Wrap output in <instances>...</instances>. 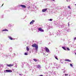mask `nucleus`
<instances>
[{"mask_svg":"<svg viewBox=\"0 0 76 76\" xmlns=\"http://www.w3.org/2000/svg\"><path fill=\"white\" fill-rule=\"evenodd\" d=\"M33 47H35V50L36 51L38 50V45H37L36 44H34L31 45Z\"/></svg>","mask_w":76,"mask_h":76,"instance_id":"f257e3e1","label":"nucleus"},{"mask_svg":"<svg viewBox=\"0 0 76 76\" xmlns=\"http://www.w3.org/2000/svg\"><path fill=\"white\" fill-rule=\"evenodd\" d=\"M5 71L7 72H8V73H11V72H12V71L10 69H7Z\"/></svg>","mask_w":76,"mask_h":76,"instance_id":"f03ea898","label":"nucleus"},{"mask_svg":"<svg viewBox=\"0 0 76 76\" xmlns=\"http://www.w3.org/2000/svg\"><path fill=\"white\" fill-rule=\"evenodd\" d=\"M45 50H46V51L47 53H49L50 52V50H49V49H48V48L47 47L45 48Z\"/></svg>","mask_w":76,"mask_h":76,"instance_id":"7ed1b4c3","label":"nucleus"},{"mask_svg":"<svg viewBox=\"0 0 76 76\" xmlns=\"http://www.w3.org/2000/svg\"><path fill=\"white\" fill-rule=\"evenodd\" d=\"M38 29L39 31H40V32H44V30L42 29V28H39Z\"/></svg>","mask_w":76,"mask_h":76,"instance_id":"20e7f679","label":"nucleus"},{"mask_svg":"<svg viewBox=\"0 0 76 76\" xmlns=\"http://www.w3.org/2000/svg\"><path fill=\"white\" fill-rule=\"evenodd\" d=\"M7 66L8 67H12L13 66V64H7Z\"/></svg>","mask_w":76,"mask_h":76,"instance_id":"39448f33","label":"nucleus"},{"mask_svg":"<svg viewBox=\"0 0 76 76\" xmlns=\"http://www.w3.org/2000/svg\"><path fill=\"white\" fill-rule=\"evenodd\" d=\"M20 6H21L22 8H26V6L24 5H20Z\"/></svg>","mask_w":76,"mask_h":76,"instance_id":"423d86ee","label":"nucleus"},{"mask_svg":"<svg viewBox=\"0 0 76 76\" xmlns=\"http://www.w3.org/2000/svg\"><path fill=\"white\" fill-rule=\"evenodd\" d=\"M65 61H67L68 62H71V60L68 59H65Z\"/></svg>","mask_w":76,"mask_h":76,"instance_id":"0eeeda50","label":"nucleus"},{"mask_svg":"<svg viewBox=\"0 0 76 76\" xmlns=\"http://www.w3.org/2000/svg\"><path fill=\"white\" fill-rule=\"evenodd\" d=\"M47 10V9L46 8L45 9H43L42 10V12H46Z\"/></svg>","mask_w":76,"mask_h":76,"instance_id":"6e6552de","label":"nucleus"},{"mask_svg":"<svg viewBox=\"0 0 76 76\" xmlns=\"http://www.w3.org/2000/svg\"><path fill=\"white\" fill-rule=\"evenodd\" d=\"M35 22V20H33L31 21L30 23V25H31V24H33L34 23V22Z\"/></svg>","mask_w":76,"mask_h":76,"instance_id":"1a4fd4ad","label":"nucleus"},{"mask_svg":"<svg viewBox=\"0 0 76 76\" xmlns=\"http://www.w3.org/2000/svg\"><path fill=\"white\" fill-rule=\"evenodd\" d=\"M2 31L3 32V31H8V30L6 29H4V30H2Z\"/></svg>","mask_w":76,"mask_h":76,"instance_id":"9d476101","label":"nucleus"},{"mask_svg":"<svg viewBox=\"0 0 76 76\" xmlns=\"http://www.w3.org/2000/svg\"><path fill=\"white\" fill-rule=\"evenodd\" d=\"M26 48L27 51H29V48L28 47H27Z\"/></svg>","mask_w":76,"mask_h":76,"instance_id":"9b49d317","label":"nucleus"},{"mask_svg":"<svg viewBox=\"0 0 76 76\" xmlns=\"http://www.w3.org/2000/svg\"><path fill=\"white\" fill-rule=\"evenodd\" d=\"M9 38L10 39H11V40H13V38H12V37H9Z\"/></svg>","mask_w":76,"mask_h":76,"instance_id":"f8f14e48","label":"nucleus"},{"mask_svg":"<svg viewBox=\"0 0 76 76\" xmlns=\"http://www.w3.org/2000/svg\"><path fill=\"white\" fill-rule=\"evenodd\" d=\"M62 48L64 50H66V49L64 47H62Z\"/></svg>","mask_w":76,"mask_h":76,"instance_id":"ddd939ff","label":"nucleus"},{"mask_svg":"<svg viewBox=\"0 0 76 76\" xmlns=\"http://www.w3.org/2000/svg\"><path fill=\"white\" fill-rule=\"evenodd\" d=\"M33 60L35 62H37V60L36 59H33Z\"/></svg>","mask_w":76,"mask_h":76,"instance_id":"4468645a","label":"nucleus"},{"mask_svg":"<svg viewBox=\"0 0 76 76\" xmlns=\"http://www.w3.org/2000/svg\"><path fill=\"white\" fill-rule=\"evenodd\" d=\"M67 49V50H68V51H70V49H69V48H66Z\"/></svg>","mask_w":76,"mask_h":76,"instance_id":"2eb2a0df","label":"nucleus"},{"mask_svg":"<svg viewBox=\"0 0 76 76\" xmlns=\"http://www.w3.org/2000/svg\"><path fill=\"white\" fill-rule=\"evenodd\" d=\"M68 7L69 9H71V8L70 7V6H68Z\"/></svg>","mask_w":76,"mask_h":76,"instance_id":"dca6fc26","label":"nucleus"},{"mask_svg":"<svg viewBox=\"0 0 76 76\" xmlns=\"http://www.w3.org/2000/svg\"><path fill=\"white\" fill-rule=\"evenodd\" d=\"M24 54H25V55H28V53H25Z\"/></svg>","mask_w":76,"mask_h":76,"instance_id":"f3484780","label":"nucleus"},{"mask_svg":"<svg viewBox=\"0 0 76 76\" xmlns=\"http://www.w3.org/2000/svg\"><path fill=\"white\" fill-rule=\"evenodd\" d=\"M49 20H50V21H52V20H53V19H50Z\"/></svg>","mask_w":76,"mask_h":76,"instance_id":"a211bd4d","label":"nucleus"},{"mask_svg":"<svg viewBox=\"0 0 76 76\" xmlns=\"http://www.w3.org/2000/svg\"><path fill=\"white\" fill-rule=\"evenodd\" d=\"M64 75L65 76H68V74H65Z\"/></svg>","mask_w":76,"mask_h":76,"instance_id":"6ab92c4d","label":"nucleus"},{"mask_svg":"<svg viewBox=\"0 0 76 76\" xmlns=\"http://www.w3.org/2000/svg\"><path fill=\"white\" fill-rule=\"evenodd\" d=\"M28 9H30V7H27Z\"/></svg>","mask_w":76,"mask_h":76,"instance_id":"aec40b11","label":"nucleus"},{"mask_svg":"<svg viewBox=\"0 0 76 76\" xmlns=\"http://www.w3.org/2000/svg\"><path fill=\"white\" fill-rule=\"evenodd\" d=\"M12 25H11V24H10L9 26V27H10V26H11Z\"/></svg>","mask_w":76,"mask_h":76,"instance_id":"412c9836","label":"nucleus"},{"mask_svg":"<svg viewBox=\"0 0 76 76\" xmlns=\"http://www.w3.org/2000/svg\"><path fill=\"white\" fill-rule=\"evenodd\" d=\"M55 58L56 59V60H58V58H57V57H55Z\"/></svg>","mask_w":76,"mask_h":76,"instance_id":"4be33fe9","label":"nucleus"},{"mask_svg":"<svg viewBox=\"0 0 76 76\" xmlns=\"http://www.w3.org/2000/svg\"><path fill=\"white\" fill-rule=\"evenodd\" d=\"M70 66H71L72 67V66H73V65L72 64H70Z\"/></svg>","mask_w":76,"mask_h":76,"instance_id":"5701e85b","label":"nucleus"},{"mask_svg":"<svg viewBox=\"0 0 76 76\" xmlns=\"http://www.w3.org/2000/svg\"><path fill=\"white\" fill-rule=\"evenodd\" d=\"M74 40H76V37H75L74 38Z\"/></svg>","mask_w":76,"mask_h":76,"instance_id":"b1692460","label":"nucleus"},{"mask_svg":"<svg viewBox=\"0 0 76 76\" xmlns=\"http://www.w3.org/2000/svg\"><path fill=\"white\" fill-rule=\"evenodd\" d=\"M68 25L69 26H70V24H69V23H68Z\"/></svg>","mask_w":76,"mask_h":76,"instance_id":"393cba45","label":"nucleus"},{"mask_svg":"<svg viewBox=\"0 0 76 76\" xmlns=\"http://www.w3.org/2000/svg\"><path fill=\"white\" fill-rule=\"evenodd\" d=\"M3 4H3L1 6V7H2V6H3Z\"/></svg>","mask_w":76,"mask_h":76,"instance_id":"a878e982","label":"nucleus"},{"mask_svg":"<svg viewBox=\"0 0 76 76\" xmlns=\"http://www.w3.org/2000/svg\"><path fill=\"white\" fill-rule=\"evenodd\" d=\"M39 76H43V75H41Z\"/></svg>","mask_w":76,"mask_h":76,"instance_id":"bb28decb","label":"nucleus"},{"mask_svg":"<svg viewBox=\"0 0 76 76\" xmlns=\"http://www.w3.org/2000/svg\"><path fill=\"white\" fill-rule=\"evenodd\" d=\"M53 1H55V0H52Z\"/></svg>","mask_w":76,"mask_h":76,"instance_id":"cd10ccee","label":"nucleus"},{"mask_svg":"<svg viewBox=\"0 0 76 76\" xmlns=\"http://www.w3.org/2000/svg\"><path fill=\"white\" fill-rule=\"evenodd\" d=\"M75 5H76V4H75Z\"/></svg>","mask_w":76,"mask_h":76,"instance_id":"c85d7f7f","label":"nucleus"}]
</instances>
